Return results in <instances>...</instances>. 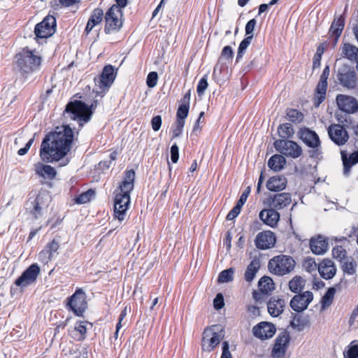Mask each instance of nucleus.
<instances>
[{
  "label": "nucleus",
  "mask_w": 358,
  "mask_h": 358,
  "mask_svg": "<svg viewBox=\"0 0 358 358\" xmlns=\"http://www.w3.org/2000/svg\"><path fill=\"white\" fill-rule=\"evenodd\" d=\"M73 133L68 125L63 126L46 135L42 141L40 157L43 162L53 163L62 160L60 166L69 164V159L65 158L71 148Z\"/></svg>",
  "instance_id": "f257e3e1"
},
{
  "label": "nucleus",
  "mask_w": 358,
  "mask_h": 358,
  "mask_svg": "<svg viewBox=\"0 0 358 358\" xmlns=\"http://www.w3.org/2000/svg\"><path fill=\"white\" fill-rule=\"evenodd\" d=\"M135 172L131 169L125 172L124 180L120 185L114 201V217L120 222L124 220L130 204V192L134 189Z\"/></svg>",
  "instance_id": "f03ea898"
},
{
  "label": "nucleus",
  "mask_w": 358,
  "mask_h": 358,
  "mask_svg": "<svg viewBox=\"0 0 358 358\" xmlns=\"http://www.w3.org/2000/svg\"><path fill=\"white\" fill-rule=\"evenodd\" d=\"M64 115L66 117L76 120L80 125H83V123L90 121L92 111L84 102L76 100L66 105Z\"/></svg>",
  "instance_id": "7ed1b4c3"
},
{
  "label": "nucleus",
  "mask_w": 358,
  "mask_h": 358,
  "mask_svg": "<svg viewBox=\"0 0 358 358\" xmlns=\"http://www.w3.org/2000/svg\"><path fill=\"white\" fill-rule=\"evenodd\" d=\"M17 66L22 75H27L37 70L41 63V58L35 51L23 49L16 56Z\"/></svg>",
  "instance_id": "20e7f679"
},
{
  "label": "nucleus",
  "mask_w": 358,
  "mask_h": 358,
  "mask_svg": "<svg viewBox=\"0 0 358 358\" xmlns=\"http://www.w3.org/2000/svg\"><path fill=\"white\" fill-rule=\"evenodd\" d=\"M295 266V261L289 256L280 255L271 259L268 264L269 271L277 275L290 273Z\"/></svg>",
  "instance_id": "39448f33"
},
{
  "label": "nucleus",
  "mask_w": 358,
  "mask_h": 358,
  "mask_svg": "<svg viewBox=\"0 0 358 358\" xmlns=\"http://www.w3.org/2000/svg\"><path fill=\"white\" fill-rule=\"evenodd\" d=\"M336 79L339 85L345 89L353 90L357 87V73L355 68L348 64H343L338 68Z\"/></svg>",
  "instance_id": "423d86ee"
},
{
  "label": "nucleus",
  "mask_w": 358,
  "mask_h": 358,
  "mask_svg": "<svg viewBox=\"0 0 358 358\" xmlns=\"http://www.w3.org/2000/svg\"><path fill=\"white\" fill-rule=\"evenodd\" d=\"M122 10L116 5H113L108 10L103 16L106 22L104 31L106 34L117 31L120 29L122 26Z\"/></svg>",
  "instance_id": "0eeeda50"
},
{
  "label": "nucleus",
  "mask_w": 358,
  "mask_h": 358,
  "mask_svg": "<svg viewBox=\"0 0 358 358\" xmlns=\"http://www.w3.org/2000/svg\"><path fill=\"white\" fill-rule=\"evenodd\" d=\"M115 78V73L114 72V68L111 65L106 66L99 78H94L96 84V94H103L109 89L111 85L113 83Z\"/></svg>",
  "instance_id": "6e6552de"
},
{
  "label": "nucleus",
  "mask_w": 358,
  "mask_h": 358,
  "mask_svg": "<svg viewBox=\"0 0 358 358\" xmlns=\"http://www.w3.org/2000/svg\"><path fill=\"white\" fill-rule=\"evenodd\" d=\"M274 146L282 155L294 159L299 157L302 154L301 146L293 141L278 139L274 142Z\"/></svg>",
  "instance_id": "1a4fd4ad"
},
{
  "label": "nucleus",
  "mask_w": 358,
  "mask_h": 358,
  "mask_svg": "<svg viewBox=\"0 0 358 358\" xmlns=\"http://www.w3.org/2000/svg\"><path fill=\"white\" fill-rule=\"evenodd\" d=\"M67 306L75 315L82 316L83 313L87 308V303L85 292L80 288L77 289L75 293L68 298Z\"/></svg>",
  "instance_id": "9d476101"
},
{
  "label": "nucleus",
  "mask_w": 358,
  "mask_h": 358,
  "mask_svg": "<svg viewBox=\"0 0 358 358\" xmlns=\"http://www.w3.org/2000/svg\"><path fill=\"white\" fill-rule=\"evenodd\" d=\"M290 342V335L287 331H281L275 339L271 350L273 358H284Z\"/></svg>",
  "instance_id": "9b49d317"
},
{
  "label": "nucleus",
  "mask_w": 358,
  "mask_h": 358,
  "mask_svg": "<svg viewBox=\"0 0 358 358\" xmlns=\"http://www.w3.org/2000/svg\"><path fill=\"white\" fill-rule=\"evenodd\" d=\"M221 340L220 334L215 331V326L206 328L203 333L202 350L206 352L213 351L220 344Z\"/></svg>",
  "instance_id": "f8f14e48"
},
{
  "label": "nucleus",
  "mask_w": 358,
  "mask_h": 358,
  "mask_svg": "<svg viewBox=\"0 0 358 358\" xmlns=\"http://www.w3.org/2000/svg\"><path fill=\"white\" fill-rule=\"evenodd\" d=\"M50 201V196L47 193H39L32 201L27 203V208L35 219L42 215L43 210L46 208Z\"/></svg>",
  "instance_id": "ddd939ff"
},
{
  "label": "nucleus",
  "mask_w": 358,
  "mask_h": 358,
  "mask_svg": "<svg viewBox=\"0 0 358 358\" xmlns=\"http://www.w3.org/2000/svg\"><path fill=\"white\" fill-rule=\"evenodd\" d=\"M56 20L52 15H48L35 27V34L37 38H46L51 36L55 31Z\"/></svg>",
  "instance_id": "4468645a"
},
{
  "label": "nucleus",
  "mask_w": 358,
  "mask_h": 358,
  "mask_svg": "<svg viewBox=\"0 0 358 358\" xmlns=\"http://www.w3.org/2000/svg\"><path fill=\"white\" fill-rule=\"evenodd\" d=\"M40 268L37 264H31L15 280V285L21 287H24L35 282L40 273Z\"/></svg>",
  "instance_id": "2eb2a0df"
},
{
  "label": "nucleus",
  "mask_w": 358,
  "mask_h": 358,
  "mask_svg": "<svg viewBox=\"0 0 358 358\" xmlns=\"http://www.w3.org/2000/svg\"><path fill=\"white\" fill-rule=\"evenodd\" d=\"M336 100L341 110L348 114H353L358 111V101L355 97L345 94H338Z\"/></svg>",
  "instance_id": "dca6fc26"
},
{
  "label": "nucleus",
  "mask_w": 358,
  "mask_h": 358,
  "mask_svg": "<svg viewBox=\"0 0 358 358\" xmlns=\"http://www.w3.org/2000/svg\"><path fill=\"white\" fill-rule=\"evenodd\" d=\"M328 134L332 141L338 145H343L349 139L348 133L340 124H332L328 128Z\"/></svg>",
  "instance_id": "f3484780"
},
{
  "label": "nucleus",
  "mask_w": 358,
  "mask_h": 358,
  "mask_svg": "<svg viewBox=\"0 0 358 358\" xmlns=\"http://www.w3.org/2000/svg\"><path fill=\"white\" fill-rule=\"evenodd\" d=\"M313 293L306 291L302 294H296L291 299L289 306L294 311L300 313L307 308L309 303L313 301Z\"/></svg>",
  "instance_id": "a211bd4d"
},
{
  "label": "nucleus",
  "mask_w": 358,
  "mask_h": 358,
  "mask_svg": "<svg viewBox=\"0 0 358 358\" xmlns=\"http://www.w3.org/2000/svg\"><path fill=\"white\" fill-rule=\"evenodd\" d=\"M276 331L275 325L271 322H261L252 328V334L260 340H266L273 336Z\"/></svg>",
  "instance_id": "6ab92c4d"
},
{
  "label": "nucleus",
  "mask_w": 358,
  "mask_h": 358,
  "mask_svg": "<svg viewBox=\"0 0 358 358\" xmlns=\"http://www.w3.org/2000/svg\"><path fill=\"white\" fill-rule=\"evenodd\" d=\"M276 242L274 233L265 231L259 233L255 240L256 247L260 250H266L273 248Z\"/></svg>",
  "instance_id": "aec40b11"
},
{
  "label": "nucleus",
  "mask_w": 358,
  "mask_h": 358,
  "mask_svg": "<svg viewBox=\"0 0 358 358\" xmlns=\"http://www.w3.org/2000/svg\"><path fill=\"white\" fill-rule=\"evenodd\" d=\"M300 138L309 148L318 150L320 147V140L318 135L313 130L308 128H303L299 132Z\"/></svg>",
  "instance_id": "412c9836"
},
{
  "label": "nucleus",
  "mask_w": 358,
  "mask_h": 358,
  "mask_svg": "<svg viewBox=\"0 0 358 358\" xmlns=\"http://www.w3.org/2000/svg\"><path fill=\"white\" fill-rule=\"evenodd\" d=\"M291 201V194L286 192L276 194L268 199L269 207L273 208L277 210L287 207L290 204Z\"/></svg>",
  "instance_id": "4be33fe9"
},
{
  "label": "nucleus",
  "mask_w": 358,
  "mask_h": 358,
  "mask_svg": "<svg viewBox=\"0 0 358 358\" xmlns=\"http://www.w3.org/2000/svg\"><path fill=\"white\" fill-rule=\"evenodd\" d=\"M259 217L265 224L274 228L278 225L280 215L277 210L270 207L261 210Z\"/></svg>",
  "instance_id": "5701e85b"
},
{
  "label": "nucleus",
  "mask_w": 358,
  "mask_h": 358,
  "mask_svg": "<svg viewBox=\"0 0 358 358\" xmlns=\"http://www.w3.org/2000/svg\"><path fill=\"white\" fill-rule=\"evenodd\" d=\"M310 247L314 254L318 255H323L328 250L329 244L327 239L321 235L313 237L310 241Z\"/></svg>",
  "instance_id": "b1692460"
},
{
  "label": "nucleus",
  "mask_w": 358,
  "mask_h": 358,
  "mask_svg": "<svg viewBox=\"0 0 358 358\" xmlns=\"http://www.w3.org/2000/svg\"><path fill=\"white\" fill-rule=\"evenodd\" d=\"M318 271L323 278L329 280L335 275L336 268L333 261L325 259L319 264Z\"/></svg>",
  "instance_id": "393cba45"
},
{
  "label": "nucleus",
  "mask_w": 358,
  "mask_h": 358,
  "mask_svg": "<svg viewBox=\"0 0 358 358\" xmlns=\"http://www.w3.org/2000/svg\"><path fill=\"white\" fill-rule=\"evenodd\" d=\"M34 171L36 175L44 180H52L57 175V171L53 167L41 162H38L34 165Z\"/></svg>",
  "instance_id": "a878e982"
},
{
  "label": "nucleus",
  "mask_w": 358,
  "mask_h": 358,
  "mask_svg": "<svg viewBox=\"0 0 358 358\" xmlns=\"http://www.w3.org/2000/svg\"><path fill=\"white\" fill-rule=\"evenodd\" d=\"M286 306L285 301L275 296L271 297L267 303L269 314L273 317H278L282 313Z\"/></svg>",
  "instance_id": "bb28decb"
},
{
  "label": "nucleus",
  "mask_w": 358,
  "mask_h": 358,
  "mask_svg": "<svg viewBox=\"0 0 358 358\" xmlns=\"http://www.w3.org/2000/svg\"><path fill=\"white\" fill-rule=\"evenodd\" d=\"M104 13L101 8H96L93 10L92 14L87 21L85 32L86 34H89L90 31L96 26L101 24L103 19Z\"/></svg>",
  "instance_id": "cd10ccee"
},
{
  "label": "nucleus",
  "mask_w": 358,
  "mask_h": 358,
  "mask_svg": "<svg viewBox=\"0 0 358 358\" xmlns=\"http://www.w3.org/2000/svg\"><path fill=\"white\" fill-rule=\"evenodd\" d=\"M287 178L283 176H276L270 178L266 182V187L272 192H280L285 189Z\"/></svg>",
  "instance_id": "c85d7f7f"
},
{
  "label": "nucleus",
  "mask_w": 358,
  "mask_h": 358,
  "mask_svg": "<svg viewBox=\"0 0 358 358\" xmlns=\"http://www.w3.org/2000/svg\"><path fill=\"white\" fill-rule=\"evenodd\" d=\"M261 266L260 259L257 257L254 258L247 266L246 271L244 274L245 281L252 282L257 273L259 271Z\"/></svg>",
  "instance_id": "c756f323"
},
{
  "label": "nucleus",
  "mask_w": 358,
  "mask_h": 358,
  "mask_svg": "<svg viewBox=\"0 0 358 358\" xmlns=\"http://www.w3.org/2000/svg\"><path fill=\"white\" fill-rule=\"evenodd\" d=\"M341 56L357 64L358 48L350 43H344L341 47Z\"/></svg>",
  "instance_id": "7c9ffc66"
},
{
  "label": "nucleus",
  "mask_w": 358,
  "mask_h": 358,
  "mask_svg": "<svg viewBox=\"0 0 358 358\" xmlns=\"http://www.w3.org/2000/svg\"><path fill=\"white\" fill-rule=\"evenodd\" d=\"M345 26V18L341 15L338 18L334 19L329 29V34L335 38V43L338 41Z\"/></svg>",
  "instance_id": "2f4dec72"
},
{
  "label": "nucleus",
  "mask_w": 358,
  "mask_h": 358,
  "mask_svg": "<svg viewBox=\"0 0 358 358\" xmlns=\"http://www.w3.org/2000/svg\"><path fill=\"white\" fill-rule=\"evenodd\" d=\"M341 157L343 164L344 173L346 174L350 171L352 166L358 162V151L352 152L349 157H348L346 153L342 151Z\"/></svg>",
  "instance_id": "473e14b6"
},
{
  "label": "nucleus",
  "mask_w": 358,
  "mask_h": 358,
  "mask_svg": "<svg viewBox=\"0 0 358 358\" xmlns=\"http://www.w3.org/2000/svg\"><path fill=\"white\" fill-rule=\"evenodd\" d=\"M259 291L264 294H268L275 289V284L268 276H263L258 282Z\"/></svg>",
  "instance_id": "72a5a7b5"
},
{
  "label": "nucleus",
  "mask_w": 358,
  "mask_h": 358,
  "mask_svg": "<svg viewBox=\"0 0 358 358\" xmlns=\"http://www.w3.org/2000/svg\"><path fill=\"white\" fill-rule=\"evenodd\" d=\"M285 164L286 159L282 155H274L268 159V167L275 171H280L282 170Z\"/></svg>",
  "instance_id": "f704fd0d"
},
{
  "label": "nucleus",
  "mask_w": 358,
  "mask_h": 358,
  "mask_svg": "<svg viewBox=\"0 0 358 358\" xmlns=\"http://www.w3.org/2000/svg\"><path fill=\"white\" fill-rule=\"evenodd\" d=\"M309 324L307 317L298 314L293 315L292 320L290 322V326L299 331H303Z\"/></svg>",
  "instance_id": "c9c22d12"
},
{
  "label": "nucleus",
  "mask_w": 358,
  "mask_h": 358,
  "mask_svg": "<svg viewBox=\"0 0 358 358\" xmlns=\"http://www.w3.org/2000/svg\"><path fill=\"white\" fill-rule=\"evenodd\" d=\"M305 285L306 280L302 277L295 275L289 282V289L291 292L299 294L304 289Z\"/></svg>",
  "instance_id": "e433bc0d"
},
{
  "label": "nucleus",
  "mask_w": 358,
  "mask_h": 358,
  "mask_svg": "<svg viewBox=\"0 0 358 358\" xmlns=\"http://www.w3.org/2000/svg\"><path fill=\"white\" fill-rule=\"evenodd\" d=\"M278 133L280 138L286 139L292 137L294 134V129L292 126L289 123H284L279 125L278 128Z\"/></svg>",
  "instance_id": "4c0bfd02"
},
{
  "label": "nucleus",
  "mask_w": 358,
  "mask_h": 358,
  "mask_svg": "<svg viewBox=\"0 0 358 358\" xmlns=\"http://www.w3.org/2000/svg\"><path fill=\"white\" fill-rule=\"evenodd\" d=\"M327 90V87L317 85L313 97V105L315 107H318L324 101Z\"/></svg>",
  "instance_id": "58836bf2"
},
{
  "label": "nucleus",
  "mask_w": 358,
  "mask_h": 358,
  "mask_svg": "<svg viewBox=\"0 0 358 358\" xmlns=\"http://www.w3.org/2000/svg\"><path fill=\"white\" fill-rule=\"evenodd\" d=\"M335 294L336 289L334 287H330L328 289L322 299L321 303L322 310L326 309L332 303Z\"/></svg>",
  "instance_id": "ea45409f"
},
{
  "label": "nucleus",
  "mask_w": 358,
  "mask_h": 358,
  "mask_svg": "<svg viewBox=\"0 0 358 358\" xmlns=\"http://www.w3.org/2000/svg\"><path fill=\"white\" fill-rule=\"evenodd\" d=\"M234 268H229L228 269H225L222 271L218 276V282L220 283H225L229 282L233 280L234 279Z\"/></svg>",
  "instance_id": "a19ab883"
},
{
  "label": "nucleus",
  "mask_w": 358,
  "mask_h": 358,
  "mask_svg": "<svg viewBox=\"0 0 358 358\" xmlns=\"http://www.w3.org/2000/svg\"><path fill=\"white\" fill-rule=\"evenodd\" d=\"M87 324L91 325V324L86 321H80L76 323L74 331L79 333V336L78 337V341H83L85 338Z\"/></svg>",
  "instance_id": "79ce46f5"
},
{
  "label": "nucleus",
  "mask_w": 358,
  "mask_h": 358,
  "mask_svg": "<svg viewBox=\"0 0 358 358\" xmlns=\"http://www.w3.org/2000/svg\"><path fill=\"white\" fill-rule=\"evenodd\" d=\"M288 120L294 123L301 122L303 119V114L296 109L290 108L287 110Z\"/></svg>",
  "instance_id": "37998d69"
},
{
  "label": "nucleus",
  "mask_w": 358,
  "mask_h": 358,
  "mask_svg": "<svg viewBox=\"0 0 358 358\" xmlns=\"http://www.w3.org/2000/svg\"><path fill=\"white\" fill-rule=\"evenodd\" d=\"M252 37L253 35L248 36L241 42L238 49L236 62H238L243 57L245 50L248 48V47L251 43Z\"/></svg>",
  "instance_id": "c03bdc74"
},
{
  "label": "nucleus",
  "mask_w": 358,
  "mask_h": 358,
  "mask_svg": "<svg viewBox=\"0 0 358 358\" xmlns=\"http://www.w3.org/2000/svg\"><path fill=\"white\" fill-rule=\"evenodd\" d=\"M95 195V192L90 189L87 191L83 192L76 198V202L77 203H86L90 201L92 197Z\"/></svg>",
  "instance_id": "a18cd8bd"
},
{
  "label": "nucleus",
  "mask_w": 358,
  "mask_h": 358,
  "mask_svg": "<svg viewBox=\"0 0 358 358\" xmlns=\"http://www.w3.org/2000/svg\"><path fill=\"white\" fill-rule=\"evenodd\" d=\"M332 255L334 259L342 261L345 259L347 252L343 246L336 245L332 250Z\"/></svg>",
  "instance_id": "49530a36"
},
{
  "label": "nucleus",
  "mask_w": 358,
  "mask_h": 358,
  "mask_svg": "<svg viewBox=\"0 0 358 358\" xmlns=\"http://www.w3.org/2000/svg\"><path fill=\"white\" fill-rule=\"evenodd\" d=\"M330 69L329 66H326L323 69L322 73L320 76L317 86L327 87V79L329 78Z\"/></svg>",
  "instance_id": "de8ad7c7"
},
{
  "label": "nucleus",
  "mask_w": 358,
  "mask_h": 358,
  "mask_svg": "<svg viewBox=\"0 0 358 358\" xmlns=\"http://www.w3.org/2000/svg\"><path fill=\"white\" fill-rule=\"evenodd\" d=\"M158 80V74L155 71L148 73L146 79V84L150 88H152L157 85Z\"/></svg>",
  "instance_id": "09e8293b"
},
{
  "label": "nucleus",
  "mask_w": 358,
  "mask_h": 358,
  "mask_svg": "<svg viewBox=\"0 0 358 358\" xmlns=\"http://www.w3.org/2000/svg\"><path fill=\"white\" fill-rule=\"evenodd\" d=\"M53 255L47 248L43 250L38 255V259L43 264H48L52 258Z\"/></svg>",
  "instance_id": "8fccbe9b"
},
{
  "label": "nucleus",
  "mask_w": 358,
  "mask_h": 358,
  "mask_svg": "<svg viewBox=\"0 0 358 358\" xmlns=\"http://www.w3.org/2000/svg\"><path fill=\"white\" fill-rule=\"evenodd\" d=\"M303 266L308 272H312L315 271L317 268H318V266L313 258H307L305 259Z\"/></svg>",
  "instance_id": "3c124183"
},
{
  "label": "nucleus",
  "mask_w": 358,
  "mask_h": 358,
  "mask_svg": "<svg viewBox=\"0 0 358 358\" xmlns=\"http://www.w3.org/2000/svg\"><path fill=\"white\" fill-rule=\"evenodd\" d=\"M189 106L187 104H181L177 110V118L185 120L188 115Z\"/></svg>",
  "instance_id": "603ef678"
},
{
  "label": "nucleus",
  "mask_w": 358,
  "mask_h": 358,
  "mask_svg": "<svg viewBox=\"0 0 358 358\" xmlns=\"http://www.w3.org/2000/svg\"><path fill=\"white\" fill-rule=\"evenodd\" d=\"M356 263L354 262H346L343 266L344 273L348 275H353L356 272Z\"/></svg>",
  "instance_id": "864d4df0"
},
{
  "label": "nucleus",
  "mask_w": 358,
  "mask_h": 358,
  "mask_svg": "<svg viewBox=\"0 0 358 358\" xmlns=\"http://www.w3.org/2000/svg\"><path fill=\"white\" fill-rule=\"evenodd\" d=\"M208 86V82H207V76H204L199 82V84L197 85V93L199 95L203 94L204 91L207 89Z\"/></svg>",
  "instance_id": "5fc2aeb1"
},
{
  "label": "nucleus",
  "mask_w": 358,
  "mask_h": 358,
  "mask_svg": "<svg viewBox=\"0 0 358 358\" xmlns=\"http://www.w3.org/2000/svg\"><path fill=\"white\" fill-rule=\"evenodd\" d=\"M241 206H240L238 204H236V206L230 210V212L227 215V220H233L235 219L238 214L241 212Z\"/></svg>",
  "instance_id": "6e6d98bb"
},
{
  "label": "nucleus",
  "mask_w": 358,
  "mask_h": 358,
  "mask_svg": "<svg viewBox=\"0 0 358 358\" xmlns=\"http://www.w3.org/2000/svg\"><path fill=\"white\" fill-rule=\"evenodd\" d=\"M224 297L222 294L219 293L213 300L214 308L216 310H220L224 306Z\"/></svg>",
  "instance_id": "4d7b16f0"
},
{
  "label": "nucleus",
  "mask_w": 358,
  "mask_h": 358,
  "mask_svg": "<svg viewBox=\"0 0 358 358\" xmlns=\"http://www.w3.org/2000/svg\"><path fill=\"white\" fill-rule=\"evenodd\" d=\"M256 24L257 21L255 19H252L247 22L245 25V34L247 36L252 35Z\"/></svg>",
  "instance_id": "13d9d810"
},
{
  "label": "nucleus",
  "mask_w": 358,
  "mask_h": 358,
  "mask_svg": "<svg viewBox=\"0 0 358 358\" xmlns=\"http://www.w3.org/2000/svg\"><path fill=\"white\" fill-rule=\"evenodd\" d=\"M152 128L155 131L159 130L162 125V117L160 115H156L151 120Z\"/></svg>",
  "instance_id": "bf43d9fd"
},
{
  "label": "nucleus",
  "mask_w": 358,
  "mask_h": 358,
  "mask_svg": "<svg viewBox=\"0 0 358 358\" xmlns=\"http://www.w3.org/2000/svg\"><path fill=\"white\" fill-rule=\"evenodd\" d=\"M179 158L178 147L175 143L171 148V159L173 163H176Z\"/></svg>",
  "instance_id": "052dcab7"
},
{
  "label": "nucleus",
  "mask_w": 358,
  "mask_h": 358,
  "mask_svg": "<svg viewBox=\"0 0 358 358\" xmlns=\"http://www.w3.org/2000/svg\"><path fill=\"white\" fill-rule=\"evenodd\" d=\"M48 250H50V253L54 255V253L57 252L59 248V241L53 239L48 245L45 247Z\"/></svg>",
  "instance_id": "680f3d73"
},
{
  "label": "nucleus",
  "mask_w": 358,
  "mask_h": 358,
  "mask_svg": "<svg viewBox=\"0 0 358 358\" xmlns=\"http://www.w3.org/2000/svg\"><path fill=\"white\" fill-rule=\"evenodd\" d=\"M221 358H232L231 354L229 351V345L227 341L222 343V353Z\"/></svg>",
  "instance_id": "e2e57ef3"
},
{
  "label": "nucleus",
  "mask_w": 358,
  "mask_h": 358,
  "mask_svg": "<svg viewBox=\"0 0 358 358\" xmlns=\"http://www.w3.org/2000/svg\"><path fill=\"white\" fill-rule=\"evenodd\" d=\"M250 187H248L242 193L239 200L238 201L237 203L240 206L243 207L244 203L246 202L247 199L250 194Z\"/></svg>",
  "instance_id": "0e129e2a"
},
{
  "label": "nucleus",
  "mask_w": 358,
  "mask_h": 358,
  "mask_svg": "<svg viewBox=\"0 0 358 358\" xmlns=\"http://www.w3.org/2000/svg\"><path fill=\"white\" fill-rule=\"evenodd\" d=\"M221 56L226 59H231L234 56V51L229 45L225 46L221 52Z\"/></svg>",
  "instance_id": "69168bd1"
},
{
  "label": "nucleus",
  "mask_w": 358,
  "mask_h": 358,
  "mask_svg": "<svg viewBox=\"0 0 358 358\" xmlns=\"http://www.w3.org/2000/svg\"><path fill=\"white\" fill-rule=\"evenodd\" d=\"M348 358H358V345H351L348 351Z\"/></svg>",
  "instance_id": "338daca9"
},
{
  "label": "nucleus",
  "mask_w": 358,
  "mask_h": 358,
  "mask_svg": "<svg viewBox=\"0 0 358 358\" xmlns=\"http://www.w3.org/2000/svg\"><path fill=\"white\" fill-rule=\"evenodd\" d=\"M34 141V136L32 137L31 139H29V141L27 143V144L25 145V146L24 148H22L18 150V152H17L18 155H24L29 150V148L31 146V145L33 144Z\"/></svg>",
  "instance_id": "774afa93"
}]
</instances>
